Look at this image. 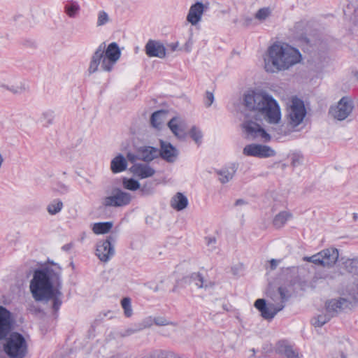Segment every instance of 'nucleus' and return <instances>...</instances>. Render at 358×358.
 I'll return each mask as SVG.
<instances>
[{
  "label": "nucleus",
  "instance_id": "c85d7f7f",
  "mask_svg": "<svg viewBox=\"0 0 358 358\" xmlns=\"http://www.w3.org/2000/svg\"><path fill=\"white\" fill-rule=\"evenodd\" d=\"M292 217V213L287 211H281L277 214L273 220V224L276 228H281L287 222V221Z\"/></svg>",
  "mask_w": 358,
  "mask_h": 358
},
{
  "label": "nucleus",
  "instance_id": "a19ab883",
  "mask_svg": "<svg viewBox=\"0 0 358 358\" xmlns=\"http://www.w3.org/2000/svg\"><path fill=\"white\" fill-rule=\"evenodd\" d=\"M153 317L148 316L141 320V322L137 325L140 331L150 328L154 324Z\"/></svg>",
  "mask_w": 358,
  "mask_h": 358
},
{
  "label": "nucleus",
  "instance_id": "9d476101",
  "mask_svg": "<svg viewBox=\"0 0 358 358\" xmlns=\"http://www.w3.org/2000/svg\"><path fill=\"white\" fill-rule=\"evenodd\" d=\"M338 257V250L334 248H329L310 257L305 256L303 257V261L311 262L322 267L331 268L336 263Z\"/></svg>",
  "mask_w": 358,
  "mask_h": 358
},
{
  "label": "nucleus",
  "instance_id": "dca6fc26",
  "mask_svg": "<svg viewBox=\"0 0 358 358\" xmlns=\"http://www.w3.org/2000/svg\"><path fill=\"white\" fill-rule=\"evenodd\" d=\"M208 8V3L197 1L192 4L187 15V21L192 26L196 25L202 18L203 13Z\"/></svg>",
  "mask_w": 358,
  "mask_h": 358
},
{
  "label": "nucleus",
  "instance_id": "4be33fe9",
  "mask_svg": "<svg viewBox=\"0 0 358 358\" xmlns=\"http://www.w3.org/2000/svg\"><path fill=\"white\" fill-rule=\"evenodd\" d=\"M139 159L149 162L157 158L159 155V150L151 146H144L138 149Z\"/></svg>",
  "mask_w": 358,
  "mask_h": 358
},
{
  "label": "nucleus",
  "instance_id": "c9c22d12",
  "mask_svg": "<svg viewBox=\"0 0 358 358\" xmlns=\"http://www.w3.org/2000/svg\"><path fill=\"white\" fill-rule=\"evenodd\" d=\"M298 273L297 267L286 268L282 270V275L286 278L287 280H289V287L294 282L292 280L293 277Z\"/></svg>",
  "mask_w": 358,
  "mask_h": 358
},
{
  "label": "nucleus",
  "instance_id": "20e7f679",
  "mask_svg": "<svg viewBox=\"0 0 358 358\" xmlns=\"http://www.w3.org/2000/svg\"><path fill=\"white\" fill-rule=\"evenodd\" d=\"M299 51L286 43H275L267 50L264 68L267 72L288 69L301 61Z\"/></svg>",
  "mask_w": 358,
  "mask_h": 358
},
{
  "label": "nucleus",
  "instance_id": "1a4fd4ad",
  "mask_svg": "<svg viewBox=\"0 0 358 358\" xmlns=\"http://www.w3.org/2000/svg\"><path fill=\"white\" fill-rule=\"evenodd\" d=\"M306 115V110L303 101L298 98H293L287 108V126L296 129L303 122Z\"/></svg>",
  "mask_w": 358,
  "mask_h": 358
},
{
  "label": "nucleus",
  "instance_id": "f3484780",
  "mask_svg": "<svg viewBox=\"0 0 358 358\" xmlns=\"http://www.w3.org/2000/svg\"><path fill=\"white\" fill-rule=\"evenodd\" d=\"M145 51L150 57L162 59L166 57V48L158 41L149 40L145 46Z\"/></svg>",
  "mask_w": 358,
  "mask_h": 358
},
{
  "label": "nucleus",
  "instance_id": "13d9d810",
  "mask_svg": "<svg viewBox=\"0 0 358 358\" xmlns=\"http://www.w3.org/2000/svg\"><path fill=\"white\" fill-rule=\"evenodd\" d=\"M341 358H346V357L343 355H341Z\"/></svg>",
  "mask_w": 358,
  "mask_h": 358
},
{
  "label": "nucleus",
  "instance_id": "2eb2a0df",
  "mask_svg": "<svg viewBox=\"0 0 358 358\" xmlns=\"http://www.w3.org/2000/svg\"><path fill=\"white\" fill-rule=\"evenodd\" d=\"M13 319L9 310L0 306V341L7 338L13 329Z\"/></svg>",
  "mask_w": 358,
  "mask_h": 358
},
{
  "label": "nucleus",
  "instance_id": "7c9ffc66",
  "mask_svg": "<svg viewBox=\"0 0 358 358\" xmlns=\"http://www.w3.org/2000/svg\"><path fill=\"white\" fill-rule=\"evenodd\" d=\"M80 9V6L76 1H70L64 6V13L71 18L76 17Z\"/></svg>",
  "mask_w": 358,
  "mask_h": 358
},
{
  "label": "nucleus",
  "instance_id": "a878e982",
  "mask_svg": "<svg viewBox=\"0 0 358 358\" xmlns=\"http://www.w3.org/2000/svg\"><path fill=\"white\" fill-rule=\"evenodd\" d=\"M236 171V167L223 168L216 171L217 174L219 176V180L221 183L225 184L229 182L235 175Z\"/></svg>",
  "mask_w": 358,
  "mask_h": 358
},
{
  "label": "nucleus",
  "instance_id": "393cba45",
  "mask_svg": "<svg viewBox=\"0 0 358 358\" xmlns=\"http://www.w3.org/2000/svg\"><path fill=\"white\" fill-rule=\"evenodd\" d=\"M168 112L160 110L155 112L150 118V123L152 127L159 129L167 120Z\"/></svg>",
  "mask_w": 358,
  "mask_h": 358
},
{
  "label": "nucleus",
  "instance_id": "cd10ccee",
  "mask_svg": "<svg viewBox=\"0 0 358 358\" xmlns=\"http://www.w3.org/2000/svg\"><path fill=\"white\" fill-rule=\"evenodd\" d=\"M334 316L326 310L325 313L319 314L311 320V323L315 327H321L328 322Z\"/></svg>",
  "mask_w": 358,
  "mask_h": 358
},
{
  "label": "nucleus",
  "instance_id": "bb28decb",
  "mask_svg": "<svg viewBox=\"0 0 358 358\" xmlns=\"http://www.w3.org/2000/svg\"><path fill=\"white\" fill-rule=\"evenodd\" d=\"M278 351L286 356L287 358H300L299 353L284 342H280L278 343Z\"/></svg>",
  "mask_w": 358,
  "mask_h": 358
},
{
  "label": "nucleus",
  "instance_id": "f704fd0d",
  "mask_svg": "<svg viewBox=\"0 0 358 358\" xmlns=\"http://www.w3.org/2000/svg\"><path fill=\"white\" fill-rule=\"evenodd\" d=\"M169 278L168 276H162L159 282L154 287H149L150 289H152L154 292H157L162 290H165L169 285Z\"/></svg>",
  "mask_w": 358,
  "mask_h": 358
},
{
  "label": "nucleus",
  "instance_id": "864d4df0",
  "mask_svg": "<svg viewBox=\"0 0 358 358\" xmlns=\"http://www.w3.org/2000/svg\"><path fill=\"white\" fill-rule=\"evenodd\" d=\"M87 236V234L85 232H83L80 237V241H83V240Z\"/></svg>",
  "mask_w": 358,
  "mask_h": 358
},
{
  "label": "nucleus",
  "instance_id": "412c9836",
  "mask_svg": "<svg viewBox=\"0 0 358 358\" xmlns=\"http://www.w3.org/2000/svg\"><path fill=\"white\" fill-rule=\"evenodd\" d=\"M190 283L200 289L211 288L213 283L207 280L199 273H194L190 275Z\"/></svg>",
  "mask_w": 358,
  "mask_h": 358
},
{
  "label": "nucleus",
  "instance_id": "2f4dec72",
  "mask_svg": "<svg viewBox=\"0 0 358 358\" xmlns=\"http://www.w3.org/2000/svg\"><path fill=\"white\" fill-rule=\"evenodd\" d=\"M63 208V203L59 199L52 201L47 206V211L51 215H54L59 213Z\"/></svg>",
  "mask_w": 358,
  "mask_h": 358
},
{
  "label": "nucleus",
  "instance_id": "58836bf2",
  "mask_svg": "<svg viewBox=\"0 0 358 358\" xmlns=\"http://www.w3.org/2000/svg\"><path fill=\"white\" fill-rule=\"evenodd\" d=\"M121 305L124 310V315L129 317L133 314V310L131 305V299L129 298H124L121 301Z\"/></svg>",
  "mask_w": 358,
  "mask_h": 358
},
{
  "label": "nucleus",
  "instance_id": "0eeeda50",
  "mask_svg": "<svg viewBox=\"0 0 358 358\" xmlns=\"http://www.w3.org/2000/svg\"><path fill=\"white\" fill-rule=\"evenodd\" d=\"M3 349L9 358H24L28 353V345L24 337L17 332L10 334L3 345Z\"/></svg>",
  "mask_w": 358,
  "mask_h": 358
},
{
  "label": "nucleus",
  "instance_id": "7ed1b4c3",
  "mask_svg": "<svg viewBox=\"0 0 358 358\" xmlns=\"http://www.w3.org/2000/svg\"><path fill=\"white\" fill-rule=\"evenodd\" d=\"M243 104L248 110L244 115L255 117L256 120H266L271 124L278 123L280 110L276 101L264 91H250L244 94Z\"/></svg>",
  "mask_w": 358,
  "mask_h": 358
},
{
  "label": "nucleus",
  "instance_id": "de8ad7c7",
  "mask_svg": "<svg viewBox=\"0 0 358 358\" xmlns=\"http://www.w3.org/2000/svg\"><path fill=\"white\" fill-rule=\"evenodd\" d=\"M252 17L247 15H243L242 17V24L244 27H248L252 24Z\"/></svg>",
  "mask_w": 358,
  "mask_h": 358
},
{
  "label": "nucleus",
  "instance_id": "b1692460",
  "mask_svg": "<svg viewBox=\"0 0 358 358\" xmlns=\"http://www.w3.org/2000/svg\"><path fill=\"white\" fill-rule=\"evenodd\" d=\"M187 205V198L180 192H178L171 200V206L178 211L185 209Z\"/></svg>",
  "mask_w": 358,
  "mask_h": 358
},
{
  "label": "nucleus",
  "instance_id": "4468645a",
  "mask_svg": "<svg viewBox=\"0 0 358 358\" xmlns=\"http://www.w3.org/2000/svg\"><path fill=\"white\" fill-rule=\"evenodd\" d=\"M243 153L246 156L259 158H267L275 155V151L270 146L255 143L246 145L243 148Z\"/></svg>",
  "mask_w": 358,
  "mask_h": 358
},
{
  "label": "nucleus",
  "instance_id": "49530a36",
  "mask_svg": "<svg viewBox=\"0 0 358 358\" xmlns=\"http://www.w3.org/2000/svg\"><path fill=\"white\" fill-rule=\"evenodd\" d=\"M127 158L130 162L134 163V164H136V161L137 159H139V151L138 152V155H135V154L131 153V152L127 153Z\"/></svg>",
  "mask_w": 358,
  "mask_h": 358
},
{
  "label": "nucleus",
  "instance_id": "473e14b6",
  "mask_svg": "<svg viewBox=\"0 0 358 358\" xmlns=\"http://www.w3.org/2000/svg\"><path fill=\"white\" fill-rule=\"evenodd\" d=\"M123 187L129 190L135 191L141 187L140 183L133 178H123Z\"/></svg>",
  "mask_w": 358,
  "mask_h": 358
},
{
  "label": "nucleus",
  "instance_id": "ddd939ff",
  "mask_svg": "<svg viewBox=\"0 0 358 358\" xmlns=\"http://www.w3.org/2000/svg\"><path fill=\"white\" fill-rule=\"evenodd\" d=\"M116 241L115 236H108L106 240L99 241L96 245V255L103 262H107L115 254L113 243Z\"/></svg>",
  "mask_w": 358,
  "mask_h": 358
},
{
  "label": "nucleus",
  "instance_id": "6e6d98bb",
  "mask_svg": "<svg viewBox=\"0 0 358 358\" xmlns=\"http://www.w3.org/2000/svg\"><path fill=\"white\" fill-rule=\"evenodd\" d=\"M353 219H354V220H355V221H357V219H358V215H357V213H354V214H353Z\"/></svg>",
  "mask_w": 358,
  "mask_h": 358
},
{
  "label": "nucleus",
  "instance_id": "5fc2aeb1",
  "mask_svg": "<svg viewBox=\"0 0 358 358\" xmlns=\"http://www.w3.org/2000/svg\"><path fill=\"white\" fill-rule=\"evenodd\" d=\"M71 248V245H65L62 247V249L64 250H67Z\"/></svg>",
  "mask_w": 358,
  "mask_h": 358
},
{
  "label": "nucleus",
  "instance_id": "ea45409f",
  "mask_svg": "<svg viewBox=\"0 0 358 358\" xmlns=\"http://www.w3.org/2000/svg\"><path fill=\"white\" fill-rule=\"evenodd\" d=\"M53 117L54 114L52 110H45L42 113L40 121L41 123H43L44 126H47L52 123Z\"/></svg>",
  "mask_w": 358,
  "mask_h": 358
},
{
  "label": "nucleus",
  "instance_id": "6e6552de",
  "mask_svg": "<svg viewBox=\"0 0 358 358\" xmlns=\"http://www.w3.org/2000/svg\"><path fill=\"white\" fill-rule=\"evenodd\" d=\"M263 120H256L255 117L250 115H244L243 122V132L246 137L251 140L258 139L264 142L269 141L270 135L261 126Z\"/></svg>",
  "mask_w": 358,
  "mask_h": 358
},
{
  "label": "nucleus",
  "instance_id": "4c0bfd02",
  "mask_svg": "<svg viewBox=\"0 0 358 358\" xmlns=\"http://www.w3.org/2000/svg\"><path fill=\"white\" fill-rule=\"evenodd\" d=\"M189 135L198 145L201 143L203 134L199 129L196 127H193L189 131Z\"/></svg>",
  "mask_w": 358,
  "mask_h": 358
},
{
  "label": "nucleus",
  "instance_id": "a211bd4d",
  "mask_svg": "<svg viewBox=\"0 0 358 358\" xmlns=\"http://www.w3.org/2000/svg\"><path fill=\"white\" fill-rule=\"evenodd\" d=\"M168 127L178 138H184L186 135L187 124L179 117H173L168 121Z\"/></svg>",
  "mask_w": 358,
  "mask_h": 358
},
{
  "label": "nucleus",
  "instance_id": "e433bc0d",
  "mask_svg": "<svg viewBox=\"0 0 358 358\" xmlns=\"http://www.w3.org/2000/svg\"><path fill=\"white\" fill-rule=\"evenodd\" d=\"M271 14V10L269 8H262L259 9L255 13V17L262 22L266 20Z\"/></svg>",
  "mask_w": 358,
  "mask_h": 358
},
{
  "label": "nucleus",
  "instance_id": "5701e85b",
  "mask_svg": "<svg viewBox=\"0 0 358 358\" xmlns=\"http://www.w3.org/2000/svg\"><path fill=\"white\" fill-rule=\"evenodd\" d=\"M127 162L121 154L114 157L110 162V169L113 173H117L127 169Z\"/></svg>",
  "mask_w": 358,
  "mask_h": 358
},
{
  "label": "nucleus",
  "instance_id": "39448f33",
  "mask_svg": "<svg viewBox=\"0 0 358 358\" xmlns=\"http://www.w3.org/2000/svg\"><path fill=\"white\" fill-rule=\"evenodd\" d=\"M121 56V51L117 43L113 42L106 46L101 43L92 54L87 71L93 74L99 71L110 72Z\"/></svg>",
  "mask_w": 358,
  "mask_h": 358
},
{
  "label": "nucleus",
  "instance_id": "f03ea898",
  "mask_svg": "<svg viewBox=\"0 0 358 358\" xmlns=\"http://www.w3.org/2000/svg\"><path fill=\"white\" fill-rule=\"evenodd\" d=\"M338 271L350 275L345 284L341 287V294L348 298L339 297L332 299L326 303V310L334 317L348 308L352 302L358 301V257L346 259L339 264Z\"/></svg>",
  "mask_w": 358,
  "mask_h": 358
},
{
  "label": "nucleus",
  "instance_id": "6ab92c4d",
  "mask_svg": "<svg viewBox=\"0 0 358 358\" xmlns=\"http://www.w3.org/2000/svg\"><path fill=\"white\" fill-rule=\"evenodd\" d=\"M130 171L141 179L152 176L155 170L147 164L136 163L129 169Z\"/></svg>",
  "mask_w": 358,
  "mask_h": 358
},
{
  "label": "nucleus",
  "instance_id": "c756f323",
  "mask_svg": "<svg viewBox=\"0 0 358 358\" xmlns=\"http://www.w3.org/2000/svg\"><path fill=\"white\" fill-rule=\"evenodd\" d=\"M113 227V222H97L92 226V231L95 234H103L108 233Z\"/></svg>",
  "mask_w": 358,
  "mask_h": 358
},
{
  "label": "nucleus",
  "instance_id": "79ce46f5",
  "mask_svg": "<svg viewBox=\"0 0 358 358\" xmlns=\"http://www.w3.org/2000/svg\"><path fill=\"white\" fill-rule=\"evenodd\" d=\"M154 324L157 326H167V325H173L176 326V324L171 321L168 320L166 318L164 317H153Z\"/></svg>",
  "mask_w": 358,
  "mask_h": 358
},
{
  "label": "nucleus",
  "instance_id": "09e8293b",
  "mask_svg": "<svg viewBox=\"0 0 358 358\" xmlns=\"http://www.w3.org/2000/svg\"><path fill=\"white\" fill-rule=\"evenodd\" d=\"M138 331H140V329H138V326L135 329H134V328H129V329L125 330L123 336H130V335H131L133 334H135V333H136Z\"/></svg>",
  "mask_w": 358,
  "mask_h": 358
},
{
  "label": "nucleus",
  "instance_id": "423d86ee",
  "mask_svg": "<svg viewBox=\"0 0 358 358\" xmlns=\"http://www.w3.org/2000/svg\"><path fill=\"white\" fill-rule=\"evenodd\" d=\"M290 296V289L286 286H280L276 291L270 294L272 302L266 304L264 299H259L255 302V306L261 313L262 317L271 320L284 308L285 302Z\"/></svg>",
  "mask_w": 358,
  "mask_h": 358
},
{
  "label": "nucleus",
  "instance_id": "37998d69",
  "mask_svg": "<svg viewBox=\"0 0 358 358\" xmlns=\"http://www.w3.org/2000/svg\"><path fill=\"white\" fill-rule=\"evenodd\" d=\"M205 239L206 245L209 248V250L211 251L214 250L216 248L215 244L217 242L215 237L208 236L206 237Z\"/></svg>",
  "mask_w": 358,
  "mask_h": 358
},
{
  "label": "nucleus",
  "instance_id": "4d7b16f0",
  "mask_svg": "<svg viewBox=\"0 0 358 358\" xmlns=\"http://www.w3.org/2000/svg\"><path fill=\"white\" fill-rule=\"evenodd\" d=\"M8 90L13 92L14 93H17L19 92L17 90H15L13 88H8Z\"/></svg>",
  "mask_w": 358,
  "mask_h": 358
},
{
  "label": "nucleus",
  "instance_id": "8fccbe9b",
  "mask_svg": "<svg viewBox=\"0 0 358 358\" xmlns=\"http://www.w3.org/2000/svg\"><path fill=\"white\" fill-rule=\"evenodd\" d=\"M279 261L275 259H272L270 261V266L271 270H274L276 268L277 266L278 265Z\"/></svg>",
  "mask_w": 358,
  "mask_h": 358
},
{
  "label": "nucleus",
  "instance_id": "9b49d317",
  "mask_svg": "<svg viewBox=\"0 0 358 358\" xmlns=\"http://www.w3.org/2000/svg\"><path fill=\"white\" fill-rule=\"evenodd\" d=\"M131 201V196L129 193L123 192L119 188L112 191L110 195L103 198L101 203L103 206L108 207H122L128 205Z\"/></svg>",
  "mask_w": 358,
  "mask_h": 358
},
{
  "label": "nucleus",
  "instance_id": "3c124183",
  "mask_svg": "<svg viewBox=\"0 0 358 358\" xmlns=\"http://www.w3.org/2000/svg\"><path fill=\"white\" fill-rule=\"evenodd\" d=\"M178 46V43H172L168 45V48L171 49L172 52H174L176 50Z\"/></svg>",
  "mask_w": 358,
  "mask_h": 358
},
{
  "label": "nucleus",
  "instance_id": "603ef678",
  "mask_svg": "<svg viewBox=\"0 0 358 358\" xmlns=\"http://www.w3.org/2000/svg\"><path fill=\"white\" fill-rule=\"evenodd\" d=\"M247 203V202L242 199H237L235 202V206H241V205H245Z\"/></svg>",
  "mask_w": 358,
  "mask_h": 358
},
{
  "label": "nucleus",
  "instance_id": "a18cd8bd",
  "mask_svg": "<svg viewBox=\"0 0 358 358\" xmlns=\"http://www.w3.org/2000/svg\"><path fill=\"white\" fill-rule=\"evenodd\" d=\"M141 192L142 195L147 196L152 194L153 189L151 187L148 186V185L145 184L141 188Z\"/></svg>",
  "mask_w": 358,
  "mask_h": 358
},
{
  "label": "nucleus",
  "instance_id": "72a5a7b5",
  "mask_svg": "<svg viewBox=\"0 0 358 358\" xmlns=\"http://www.w3.org/2000/svg\"><path fill=\"white\" fill-rule=\"evenodd\" d=\"M111 19L109 15L104 10H100L97 14L96 27H102L109 23Z\"/></svg>",
  "mask_w": 358,
  "mask_h": 358
},
{
  "label": "nucleus",
  "instance_id": "f8f14e48",
  "mask_svg": "<svg viewBox=\"0 0 358 358\" xmlns=\"http://www.w3.org/2000/svg\"><path fill=\"white\" fill-rule=\"evenodd\" d=\"M353 103L352 100L347 96L343 97L335 106H331L329 114L338 120H344L352 113Z\"/></svg>",
  "mask_w": 358,
  "mask_h": 358
},
{
  "label": "nucleus",
  "instance_id": "bf43d9fd",
  "mask_svg": "<svg viewBox=\"0 0 358 358\" xmlns=\"http://www.w3.org/2000/svg\"><path fill=\"white\" fill-rule=\"evenodd\" d=\"M358 358V357H357Z\"/></svg>",
  "mask_w": 358,
  "mask_h": 358
},
{
  "label": "nucleus",
  "instance_id": "aec40b11",
  "mask_svg": "<svg viewBox=\"0 0 358 358\" xmlns=\"http://www.w3.org/2000/svg\"><path fill=\"white\" fill-rule=\"evenodd\" d=\"M159 155L166 162H173L177 159L178 151L170 143L161 141V149L159 151Z\"/></svg>",
  "mask_w": 358,
  "mask_h": 358
},
{
  "label": "nucleus",
  "instance_id": "f257e3e1",
  "mask_svg": "<svg viewBox=\"0 0 358 358\" xmlns=\"http://www.w3.org/2000/svg\"><path fill=\"white\" fill-rule=\"evenodd\" d=\"M61 268L56 264L36 269L30 281L29 289L37 302L50 303L52 314H56L62 303Z\"/></svg>",
  "mask_w": 358,
  "mask_h": 358
},
{
  "label": "nucleus",
  "instance_id": "c03bdc74",
  "mask_svg": "<svg viewBox=\"0 0 358 358\" xmlns=\"http://www.w3.org/2000/svg\"><path fill=\"white\" fill-rule=\"evenodd\" d=\"M214 101V95L212 92H206L205 96V105L210 107Z\"/></svg>",
  "mask_w": 358,
  "mask_h": 358
}]
</instances>
